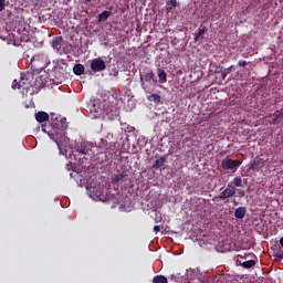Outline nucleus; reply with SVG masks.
<instances>
[{
  "mask_svg": "<svg viewBox=\"0 0 283 283\" xmlns=\"http://www.w3.org/2000/svg\"><path fill=\"white\" fill-rule=\"evenodd\" d=\"M52 140L56 143L57 149L63 153V149L70 144V137L65 135V130H59L55 135H51Z\"/></svg>",
  "mask_w": 283,
  "mask_h": 283,
  "instance_id": "1",
  "label": "nucleus"
},
{
  "mask_svg": "<svg viewBox=\"0 0 283 283\" xmlns=\"http://www.w3.org/2000/svg\"><path fill=\"white\" fill-rule=\"evenodd\" d=\"M32 87V82H30V78H28V75L21 74L20 80H13L12 82V88L13 90H22V92H27Z\"/></svg>",
  "mask_w": 283,
  "mask_h": 283,
  "instance_id": "2",
  "label": "nucleus"
},
{
  "mask_svg": "<svg viewBox=\"0 0 283 283\" xmlns=\"http://www.w3.org/2000/svg\"><path fill=\"white\" fill-rule=\"evenodd\" d=\"M151 81L156 83V80L154 78V72L150 71L146 73L144 77L143 75H140L142 88L146 92V94L151 93V88L149 87V85H147V83H151Z\"/></svg>",
  "mask_w": 283,
  "mask_h": 283,
  "instance_id": "3",
  "label": "nucleus"
},
{
  "mask_svg": "<svg viewBox=\"0 0 283 283\" xmlns=\"http://www.w3.org/2000/svg\"><path fill=\"white\" fill-rule=\"evenodd\" d=\"M235 186L228 184L227 188L220 192L218 197L214 198V200H227V198H233L235 196Z\"/></svg>",
  "mask_w": 283,
  "mask_h": 283,
  "instance_id": "4",
  "label": "nucleus"
},
{
  "mask_svg": "<svg viewBox=\"0 0 283 283\" xmlns=\"http://www.w3.org/2000/svg\"><path fill=\"white\" fill-rule=\"evenodd\" d=\"M106 67H107V65L105 64V61L101 57H96V59L92 60V62H91V70L95 74L97 72H104V70H106Z\"/></svg>",
  "mask_w": 283,
  "mask_h": 283,
  "instance_id": "5",
  "label": "nucleus"
},
{
  "mask_svg": "<svg viewBox=\"0 0 283 283\" xmlns=\"http://www.w3.org/2000/svg\"><path fill=\"white\" fill-rule=\"evenodd\" d=\"M75 151L78 154V156H87V154L92 151V144H90V142H82L76 145Z\"/></svg>",
  "mask_w": 283,
  "mask_h": 283,
  "instance_id": "6",
  "label": "nucleus"
},
{
  "mask_svg": "<svg viewBox=\"0 0 283 283\" xmlns=\"http://www.w3.org/2000/svg\"><path fill=\"white\" fill-rule=\"evenodd\" d=\"M263 167H264V159H262L261 157L256 156V157H254L253 160L250 161V164H249V171L258 172Z\"/></svg>",
  "mask_w": 283,
  "mask_h": 283,
  "instance_id": "7",
  "label": "nucleus"
},
{
  "mask_svg": "<svg viewBox=\"0 0 283 283\" xmlns=\"http://www.w3.org/2000/svg\"><path fill=\"white\" fill-rule=\"evenodd\" d=\"M51 45L53 50L57 52V54H63V48L65 45V41L63 40V36H55L52 40Z\"/></svg>",
  "mask_w": 283,
  "mask_h": 283,
  "instance_id": "8",
  "label": "nucleus"
},
{
  "mask_svg": "<svg viewBox=\"0 0 283 283\" xmlns=\"http://www.w3.org/2000/svg\"><path fill=\"white\" fill-rule=\"evenodd\" d=\"M242 165V161L240 160H233V159H223L221 161L222 169H235V167H240Z\"/></svg>",
  "mask_w": 283,
  "mask_h": 283,
  "instance_id": "9",
  "label": "nucleus"
},
{
  "mask_svg": "<svg viewBox=\"0 0 283 283\" xmlns=\"http://www.w3.org/2000/svg\"><path fill=\"white\" fill-rule=\"evenodd\" d=\"M274 118L272 119V125H280L283 123V108L280 111L274 112Z\"/></svg>",
  "mask_w": 283,
  "mask_h": 283,
  "instance_id": "10",
  "label": "nucleus"
},
{
  "mask_svg": "<svg viewBox=\"0 0 283 283\" xmlns=\"http://www.w3.org/2000/svg\"><path fill=\"white\" fill-rule=\"evenodd\" d=\"M247 216V208L245 207H239L234 211V218L238 220H242Z\"/></svg>",
  "mask_w": 283,
  "mask_h": 283,
  "instance_id": "11",
  "label": "nucleus"
},
{
  "mask_svg": "<svg viewBox=\"0 0 283 283\" xmlns=\"http://www.w3.org/2000/svg\"><path fill=\"white\" fill-rule=\"evenodd\" d=\"M50 119V115L45 112H39L35 114V120H38V123H45V120Z\"/></svg>",
  "mask_w": 283,
  "mask_h": 283,
  "instance_id": "12",
  "label": "nucleus"
},
{
  "mask_svg": "<svg viewBox=\"0 0 283 283\" xmlns=\"http://www.w3.org/2000/svg\"><path fill=\"white\" fill-rule=\"evenodd\" d=\"M125 178H127V171L124 170L123 172L118 174V175H114L112 182L114 185H118V182H120V180H125Z\"/></svg>",
  "mask_w": 283,
  "mask_h": 283,
  "instance_id": "13",
  "label": "nucleus"
},
{
  "mask_svg": "<svg viewBox=\"0 0 283 283\" xmlns=\"http://www.w3.org/2000/svg\"><path fill=\"white\" fill-rule=\"evenodd\" d=\"M157 76L159 78V83H161V84L167 83V72H165V70L158 67Z\"/></svg>",
  "mask_w": 283,
  "mask_h": 283,
  "instance_id": "14",
  "label": "nucleus"
},
{
  "mask_svg": "<svg viewBox=\"0 0 283 283\" xmlns=\"http://www.w3.org/2000/svg\"><path fill=\"white\" fill-rule=\"evenodd\" d=\"M206 32H207V27L199 29V31L197 32V34L193 38L195 43H198V41H200V39H203Z\"/></svg>",
  "mask_w": 283,
  "mask_h": 283,
  "instance_id": "15",
  "label": "nucleus"
},
{
  "mask_svg": "<svg viewBox=\"0 0 283 283\" xmlns=\"http://www.w3.org/2000/svg\"><path fill=\"white\" fill-rule=\"evenodd\" d=\"M73 72L76 76H82L85 72V66L83 64H75L73 67Z\"/></svg>",
  "mask_w": 283,
  "mask_h": 283,
  "instance_id": "16",
  "label": "nucleus"
},
{
  "mask_svg": "<svg viewBox=\"0 0 283 283\" xmlns=\"http://www.w3.org/2000/svg\"><path fill=\"white\" fill-rule=\"evenodd\" d=\"M165 163H167V158L160 157L153 165V169H161V167H165Z\"/></svg>",
  "mask_w": 283,
  "mask_h": 283,
  "instance_id": "17",
  "label": "nucleus"
},
{
  "mask_svg": "<svg viewBox=\"0 0 283 283\" xmlns=\"http://www.w3.org/2000/svg\"><path fill=\"white\" fill-rule=\"evenodd\" d=\"M147 101H149L150 103H156L158 105L161 98L157 93H153L151 95L147 96Z\"/></svg>",
  "mask_w": 283,
  "mask_h": 283,
  "instance_id": "18",
  "label": "nucleus"
},
{
  "mask_svg": "<svg viewBox=\"0 0 283 283\" xmlns=\"http://www.w3.org/2000/svg\"><path fill=\"white\" fill-rule=\"evenodd\" d=\"M109 17H112V11H104V12L99 13L98 14L99 23L103 21H107L109 19Z\"/></svg>",
  "mask_w": 283,
  "mask_h": 283,
  "instance_id": "19",
  "label": "nucleus"
},
{
  "mask_svg": "<svg viewBox=\"0 0 283 283\" xmlns=\"http://www.w3.org/2000/svg\"><path fill=\"white\" fill-rule=\"evenodd\" d=\"M240 265L243 266V269H253L255 265V260H248L245 262H240Z\"/></svg>",
  "mask_w": 283,
  "mask_h": 283,
  "instance_id": "20",
  "label": "nucleus"
},
{
  "mask_svg": "<svg viewBox=\"0 0 283 283\" xmlns=\"http://www.w3.org/2000/svg\"><path fill=\"white\" fill-rule=\"evenodd\" d=\"M248 258H255L254 253H248V254H238L237 255V262H242L241 260H247Z\"/></svg>",
  "mask_w": 283,
  "mask_h": 283,
  "instance_id": "21",
  "label": "nucleus"
},
{
  "mask_svg": "<svg viewBox=\"0 0 283 283\" xmlns=\"http://www.w3.org/2000/svg\"><path fill=\"white\" fill-rule=\"evenodd\" d=\"M167 279L165 275H157V276H154L153 279V283H167Z\"/></svg>",
  "mask_w": 283,
  "mask_h": 283,
  "instance_id": "22",
  "label": "nucleus"
},
{
  "mask_svg": "<svg viewBox=\"0 0 283 283\" xmlns=\"http://www.w3.org/2000/svg\"><path fill=\"white\" fill-rule=\"evenodd\" d=\"M106 153L114 156V154H116V145L111 144L109 147L106 148Z\"/></svg>",
  "mask_w": 283,
  "mask_h": 283,
  "instance_id": "23",
  "label": "nucleus"
},
{
  "mask_svg": "<svg viewBox=\"0 0 283 283\" xmlns=\"http://www.w3.org/2000/svg\"><path fill=\"white\" fill-rule=\"evenodd\" d=\"M233 185H234V187H243V185H242V178H240V177H234V178H233Z\"/></svg>",
  "mask_w": 283,
  "mask_h": 283,
  "instance_id": "24",
  "label": "nucleus"
},
{
  "mask_svg": "<svg viewBox=\"0 0 283 283\" xmlns=\"http://www.w3.org/2000/svg\"><path fill=\"white\" fill-rule=\"evenodd\" d=\"M98 147L102 149H107V140L106 139H101V143L98 144Z\"/></svg>",
  "mask_w": 283,
  "mask_h": 283,
  "instance_id": "25",
  "label": "nucleus"
},
{
  "mask_svg": "<svg viewBox=\"0 0 283 283\" xmlns=\"http://www.w3.org/2000/svg\"><path fill=\"white\" fill-rule=\"evenodd\" d=\"M223 72H224V67H222V66H220V65L216 66V69H214V74H221V73H223Z\"/></svg>",
  "mask_w": 283,
  "mask_h": 283,
  "instance_id": "26",
  "label": "nucleus"
},
{
  "mask_svg": "<svg viewBox=\"0 0 283 283\" xmlns=\"http://www.w3.org/2000/svg\"><path fill=\"white\" fill-rule=\"evenodd\" d=\"M238 65H239V67H247V65H249V62H247L245 60H240L238 62Z\"/></svg>",
  "mask_w": 283,
  "mask_h": 283,
  "instance_id": "27",
  "label": "nucleus"
},
{
  "mask_svg": "<svg viewBox=\"0 0 283 283\" xmlns=\"http://www.w3.org/2000/svg\"><path fill=\"white\" fill-rule=\"evenodd\" d=\"M6 10V0H0V12H3Z\"/></svg>",
  "mask_w": 283,
  "mask_h": 283,
  "instance_id": "28",
  "label": "nucleus"
},
{
  "mask_svg": "<svg viewBox=\"0 0 283 283\" xmlns=\"http://www.w3.org/2000/svg\"><path fill=\"white\" fill-rule=\"evenodd\" d=\"M233 70V65L227 67L223 70V72L229 76V74H231V71Z\"/></svg>",
  "mask_w": 283,
  "mask_h": 283,
  "instance_id": "29",
  "label": "nucleus"
},
{
  "mask_svg": "<svg viewBox=\"0 0 283 283\" xmlns=\"http://www.w3.org/2000/svg\"><path fill=\"white\" fill-rule=\"evenodd\" d=\"M169 4L172 6V8H176V6H178V1L176 0H170Z\"/></svg>",
  "mask_w": 283,
  "mask_h": 283,
  "instance_id": "30",
  "label": "nucleus"
},
{
  "mask_svg": "<svg viewBox=\"0 0 283 283\" xmlns=\"http://www.w3.org/2000/svg\"><path fill=\"white\" fill-rule=\"evenodd\" d=\"M65 169L66 171H72V163L66 164Z\"/></svg>",
  "mask_w": 283,
  "mask_h": 283,
  "instance_id": "31",
  "label": "nucleus"
},
{
  "mask_svg": "<svg viewBox=\"0 0 283 283\" xmlns=\"http://www.w3.org/2000/svg\"><path fill=\"white\" fill-rule=\"evenodd\" d=\"M221 74V81H226V78H227V73L223 71L222 73H220Z\"/></svg>",
  "mask_w": 283,
  "mask_h": 283,
  "instance_id": "32",
  "label": "nucleus"
},
{
  "mask_svg": "<svg viewBox=\"0 0 283 283\" xmlns=\"http://www.w3.org/2000/svg\"><path fill=\"white\" fill-rule=\"evenodd\" d=\"M154 231H155V233H159L160 232V226H155Z\"/></svg>",
  "mask_w": 283,
  "mask_h": 283,
  "instance_id": "33",
  "label": "nucleus"
},
{
  "mask_svg": "<svg viewBox=\"0 0 283 283\" xmlns=\"http://www.w3.org/2000/svg\"><path fill=\"white\" fill-rule=\"evenodd\" d=\"M274 258H277L279 260H282L283 254H281V253H276V254H274Z\"/></svg>",
  "mask_w": 283,
  "mask_h": 283,
  "instance_id": "34",
  "label": "nucleus"
},
{
  "mask_svg": "<svg viewBox=\"0 0 283 283\" xmlns=\"http://www.w3.org/2000/svg\"><path fill=\"white\" fill-rule=\"evenodd\" d=\"M36 83H39V81H42V77L41 76H39V77H36Z\"/></svg>",
  "mask_w": 283,
  "mask_h": 283,
  "instance_id": "35",
  "label": "nucleus"
},
{
  "mask_svg": "<svg viewBox=\"0 0 283 283\" xmlns=\"http://www.w3.org/2000/svg\"><path fill=\"white\" fill-rule=\"evenodd\" d=\"M280 244L283 247V237L280 239Z\"/></svg>",
  "mask_w": 283,
  "mask_h": 283,
  "instance_id": "36",
  "label": "nucleus"
},
{
  "mask_svg": "<svg viewBox=\"0 0 283 283\" xmlns=\"http://www.w3.org/2000/svg\"><path fill=\"white\" fill-rule=\"evenodd\" d=\"M23 56H24V59H30V55H28V54H23Z\"/></svg>",
  "mask_w": 283,
  "mask_h": 283,
  "instance_id": "37",
  "label": "nucleus"
},
{
  "mask_svg": "<svg viewBox=\"0 0 283 283\" xmlns=\"http://www.w3.org/2000/svg\"><path fill=\"white\" fill-rule=\"evenodd\" d=\"M45 84L42 82L40 85H39V87H43Z\"/></svg>",
  "mask_w": 283,
  "mask_h": 283,
  "instance_id": "38",
  "label": "nucleus"
},
{
  "mask_svg": "<svg viewBox=\"0 0 283 283\" xmlns=\"http://www.w3.org/2000/svg\"><path fill=\"white\" fill-rule=\"evenodd\" d=\"M86 3H90V1H92V0H84Z\"/></svg>",
  "mask_w": 283,
  "mask_h": 283,
  "instance_id": "39",
  "label": "nucleus"
},
{
  "mask_svg": "<svg viewBox=\"0 0 283 283\" xmlns=\"http://www.w3.org/2000/svg\"><path fill=\"white\" fill-rule=\"evenodd\" d=\"M241 196H244V191L241 192Z\"/></svg>",
  "mask_w": 283,
  "mask_h": 283,
  "instance_id": "40",
  "label": "nucleus"
}]
</instances>
